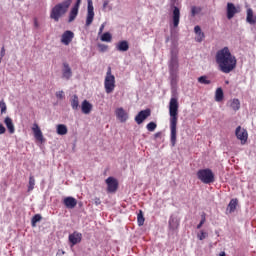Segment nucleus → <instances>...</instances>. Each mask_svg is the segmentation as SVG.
<instances>
[{
  "mask_svg": "<svg viewBox=\"0 0 256 256\" xmlns=\"http://www.w3.org/2000/svg\"><path fill=\"white\" fill-rule=\"evenodd\" d=\"M81 111L84 115H89L93 111V104L91 102L84 100L81 104Z\"/></svg>",
  "mask_w": 256,
  "mask_h": 256,
  "instance_id": "obj_18",
  "label": "nucleus"
},
{
  "mask_svg": "<svg viewBox=\"0 0 256 256\" xmlns=\"http://www.w3.org/2000/svg\"><path fill=\"white\" fill-rule=\"evenodd\" d=\"M230 107L233 111H239V109H241V102L239 99H233L230 103Z\"/></svg>",
  "mask_w": 256,
  "mask_h": 256,
  "instance_id": "obj_30",
  "label": "nucleus"
},
{
  "mask_svg": "<svg viewBox=\"0 0 256 256\" xmlns=\"http://www.w3.org/2000/svg\"><path fill=\"white\" fill-rule=\"evenodd\" d=\"M5 131H7V129L5 128V126H3V124H0V135L5 134Z\"/></svg>",
  "mask_w": 256,
  "mask_h": 256,
  "instance_id": "obj_44",
  "label": "nucleus"
},
{
  "mask_svg": "<svg viewBox=\"0 0 256 256\" xmlns=\"http://www.w3.org/2000/svg\"><path fill=\"white\" fill-rule=\"evenodd\" d=\"M215 60L221 73L229 74L237 69V58L227 46L216 52Z\"/></svg>",
  "mask_w": 256,
  "mask_h": 256,
  "instance_id": "obj_1",
  "label": "nucleus"
},
{
  "mask_svg": "<svg viewBox=\"0 0 256 256\" xmlns=\"http://www.w3.org/2000/svg\"><path fill=\"white\" fill-rule=\"evenodd\" d=\"M105 29V24H102L99 28L98 35H101L103 33V30Z\"/></svg>",
  "mask_w": 256,
  "mask_h": 256,
  "instance_id": "obj_45",
  "label": "nucleus"
},
{
  "mask_svg": "<svg viewBox=\"0 0 256 256\" xmlns=\"http://www.w3.org/2000/svg\"><path fill=\"white\" fill-rule=\"evenodd\" d=\"M238 204H239V200H237V198L230 200L228 207H227V211L229 213H235V210L237 209Z\"/></svg>",
  "mask_w": 256,
  "mask_h": 256,
  "instance_id": "obj_23",
  "label": "nucleus"
},
{
  "mask_svg": "<svg viewBox=\"0 0 256 256\" xmlns=\"http://www.w3.org/2000/svg\"><path fill=\"white\" fill-rule=\"evenodd\" d=\"M63 203L67 209H75L77 207V199L71 196L64 198Z\"/></svg>",
  "mask_w": 256,
  "mask_h": 256,
  "instance_id": "obj_17",
  "label": "nucleus"
},
{
  "mask_svg": "<svg viewBox=\"0 0 256 256\" xmlns=\"http://www.w3.org/2000/svg\"><path fill=\"white\" fill-rule=\"evenodd\" d=\"M34 26L37 28H39V22L37 21V18L34 19Z\"/></svg>",
  "mask_w": 256,
  "mask_h": 256,
  "instance_id": "obj_48",
  "label": "nucleus"
},
{
  "mask_svg": "<svg viewBox=\"0 0 256 256\" xmlns=\"http://www.w3.org/2000/svg\"><path fill=\"white\" fill-rule=\"evenodd\" d=\"M137 223L139 227H143V225H145V217L143 216V211L141 210L137 216Z\"/></svg>",
  "mask_w": 256,
  "mask_h": 256,
  "instance_id": "obj_35",
  "label": "nucleus"
},
{
  "mask_svg": "<svg viewBox=\"0 0 256 256\" xmlns=\"http://www.w3.org/2000/svg\"><path fill=\"white\" fill-rule=\"evenodd\" d=\"M205 221H207L206 214H205V213H202V215H201V221H200V223L197 225V229H201V228L203 227V225H205Z\"/></svg>",
  "mask_w": 256,
  "mask_h": 256,
  "instance_id": "obj_40",
  "label": "nucleus"
},
{
  "mask_svg": "<svg viewBox=\"0 0 256 256\" xmlns=\"http://www.w3.org/2000/svg\"><path fill=\"white\" fill-rule=\"evenodd\" d=\"M178 72H170V83L172 87H175L179 81V75Z\"/></svg>",
  "mask_w": 256,
  "mask_h": 256,
  "instance_id": "obj_28",
  "label": "nucleus"
},
{
  "mask_svg": "<svg viewBox=\"0 0 256 256\" xmlns=\"http://www.w3.org/2000/svg\"><path fill=\"white\" fill-rule=\"evenodd\" d=\"M194 33L197 35L196 41L198 43H201V41H203V39H205V33H203L201 31V26H195L194 27Z\"/></svg>",
  "mask_w": 256,
  "mask_h": 256,
  "instance_id": "obj_22",
  "label": "nucleus"
},
{
  "mask_svg": "<svg viewBox=\"0 0 256 256\" xmlns=\"http://www.w3.org/2000/svg\"><path fill=\"white\" fill-rule=\"evenodd\" d=\"M169 227L170 229H172V231H175V229H179V220H177V218H170Z\"/></svg>",
  "mask_w": 256,
  "mask_h": 256,
  "instance_id": "obj_29",
  "label": "nucleus"
},
{
  "mask_svg": "<svg viewBox=\"0 0 256 256\" xmlns=\"http://www.w3.org/2000/svg\"><path fill=\"white\" fill-rule=\"evenodd\" d=\"M246 21L250 25H255V23H256L255 18L253 16V9H251V8L247 9Z\"/></svg>",
  "mask_w": 256,
  "mask_h": 256,
  "instance_id": "obj_26",
  "label": "nucleus"
},
{
  "mask_svg": "<svg viewBox=\"0 0 256 256\" xmlns=\"http://www.w3.org/2000/svg\"><path fill=\"white\" fill-rule=\"evenodd\" d=\"M155 139L161 137V132H157L155 135H154Z\"/></svg>",
  "mask_w": 256,
  "mask_h": 256,
  "instance_id": "obj_50",
  "label": "nucleus"
},
{
  "mask_svg": "<svg viewBox=\"0 0 256 256\" xmlns=\"http://www.w3.org/2000/svg\"><path fill=\"white\" fill-rule=\"evenodd\" d=\"M71 107L74 111L79 110V96L74 94L70 99Z\"/></svg>",
  "mask_w": 256,
  "mask_h": 256,
  "instance_id": "obj_24",
  "label": "nucleus"
},
{
  "mask_svg": "<svg viewBox=\"0 0 256 256\" xmlns=\"http://www.w3.org/2000/svg\"><path fill=\"white\" fill-rule=\"evenodd\" d=\"M42 219L43 217H41V214L34 215L31 220L32 227H37V223H39V221H41Z\"/></svg>",
  "mask_w": 256,
  "mask_h": 256,
  "instance_id": "obj_34",
  "label": "nucleus"
},
{
  "mask_svg": "<svg viewBox=\"0 0 256 256\" xmlns=\"http://www.w3.org/2000/svg\"><path fill=\"white\" fill-rule=\"evenodd\" d=\"M116 50L120 52L129 51V42L126 40H122L116 44Z\"/></svg>",
  "mask_w": 256,
  "mask_h": 256,
  "instance_id": "obj_20",
  "label": "nucleus"
},
{
  "mask_svg": "<svg viewBox=\"0 0 256 256\" xmlns=\"http://www.w3.org/2000/svg\"><path fill=\"white\" fill-rule=\"evenodd\" d=\"M223 88H217L216 92H215V101H217L218 103L223 101Z\"/></svg>",
  "mask_w": 256,
  "mask_h": 256,
  "instance_id": "obj_31",
  "label": "nucleus"
},
{
  "mask_svg": "<svg viewBox=\"0 0 256 256\" xmlns=\"http://www.w3.org/2000/svg\"><path fill=\"white\" fill-rule=\"evenodd\" d=\"M148 117H151V109H145L140 111L136 116H135V122L137 125H141Z\"/></svg>",
  "mask_w": 256,
  "mask_h": 256,
  "instance_id": "obj_11",
  "label": "nucleus"
},
{
  "mask_svg": "<svg viewBox=\"0 0 256 256\" xmlns=\"http://www.w3.org/2000/svg\"><path fill=\"white\" fill-rule=\"evenodd\" d=\"M71 77H73V70H71V66H69V63L64 62L62 68V79H66V81H69Z\"/></svg>",
  "mask_w": 256,
  "mask_h": 256,
  "instance_id": "obj_15",
  "label": "nucleus"
},
{
  "mask_svg": "<svg viewBox=\"0 0 256 256\" xmlns=\"http://www.w3.org/2000/svg\"><path fill=\"white\" fill-rule=\"evenodd\" d=\"M101 41H103L104 43H111L113 36L111 35V33L106 32L104 34L101 35Z\"/></svg>",
  "mask_w": 256,
  "mask_h": 256,
  "instance_id": "obj_32",
  "label": "nucleus"
},
{
  "mask_svg": "<svg viewBox=\"0 0 256 256\" xmlns=\"http://www.w3.org/2000/svg\"><path fill=\"white\" fill-rule=\"evenodd\" d=\"M181 20V10L177 6L173 7V12H172V23H173V28L177 29L179 27V21Z\"/></svg>",
  "mask_w": 256,
  "mask_h": 256,
  "instance_id": "obj_12",
  "label": "nucleus"
},
{
  "mask_svg": "<svg viewBox=\"0 0 256 256\" xmlns=\"http://www.w3.org/2000/svg\"><path fill=\"white\" fill-rule=\"evenodd\" d=\"M108 193H115L119 189V182L114 177H108L106 179Z\"/></svg>",
  "mask_w": 256,
  "mask_h": 256,
  "instance_id": "obj_10",
  "label": "nucleus"
},
{
  "mask_svg": "<svg viewBox=\"0 0 256 256\" xmlns=\"http://www.w3.org/2000/svg\"><path fill=\"white\" fill-rule=\"evenodd\" d=\"M109 5V1L104 2L103 7H107Z\"/></svg>",
  "mask_w": 256,
  "mask_h": 256,
  "instance_id": "obj_51",
  "label": "nucleus"
},
{
  "mask_svg": "<svg viewBox=\"0 0 256 256\" xmlns=\"http://www.w3.org/2000/svg\"><path fill=\"white\" fill-rule=\"evenodd\" d=\"M32 131L37 141H43V132H41V128H39V125L37 123L33 124Z\"/></svg>",
  "mask_w": 256,
  "mask_h": 256,
  "instance_id": "obj_19",
  "label": "nucleus"
},
{
  "mask_svg": "<svg viewBox=\"0 0 256 256\" xmlns=\"http://www.w3.org/2000/svg\"><path fill=\"white\" fill-rule=\"evenodd\" d=\"M0 109H1V113H6L7 111V104H5L3 100L0 101Z\"/></svg>",
  "mask_w": 256,
  "mask_h": 256,
  "instance_id": "obj_42",
  "label": "nucleus"
},
{
  "mask_svg": "<svg viewBox=\"0 0 256 256\" xmlns=\"http://www.w3.org/2000/svg\"><path fill=\"white\" fill-rule=\"evenodd\" d=\"M77 15H79V9L77 7H73L69 13L68 23H73V20L77 19Z\"/></svg>",
  "mask_w": 256,
  "mask_h": 256,
  "instance_id": "obj_25",
  "label": "nucleus"
},
{
  "mask_svg": "<svg viewBox=\"0 0 256 256\" xmlns=\"http://www.w3.org/2000/svg\"><path fill=\"white\" fill-rule=\"evenodd\" d=\"M207 237H209V234L203 230L199 234H197V238L199 239V241H203L204 239H207Z\"/></svg>",
  "mask_w": 256,
  "mask_h": 256,
  "instance_id": "obj_39",
  "label": "nucleus"
},
{
  "mask_svg": "<svg viewBox=\"0 0 256 256\" xmlns=\"http://www.w3.org/2000/svg\"><path fill=\"white\" fill-rule=\"evenodd\" d=\"M79 5H81V0H77L76 4L74 5V7H76L77 9H79Z\"/></svg>",
  "mask_w": 256,
  "mask_h": 256,
  "instance_id": "obj_49",
  "label": "nucleus"
},
{
  "mask_svg": "<svg viewBox=\"0 0 256 256\" xmlns=\"http://www.w3.org/2000/svg\"><path fill=\"white\" fill-rule=\"evenodd\" d=\"M115 115L120 123H125L127 122V119H129V114L125 109H123V107L117 108L115 110Z\"/></svg>",
  "mask_w": 256,
  "mask_h": 256,
  "instance_id": "obj_14",
  "label": "nucleus"
},
{
  "mask_svg": "<svg viewBox=\"0 0 256 256\" xmlns=\"http://www.w3.org/2000/svg\"><path fill=\"white\" fill-rule=\"evenodd\" d=\"M197 178L206 185L215 182V175L213 174V171L209 168L199 170L197 172Z\"/></svg>",
  "mask_w": 256,
  "mask_h": 256,
  "instance_id": "obj_4",
  "label": "nucleus"
},
{
  "mask_svg": "<svg viewBox=\"0 0 256 256\" xmlns=\"http://www.w3.org/2000/svg\"><path fill=\"white\" fill-rule=\"evenodd\" d=\"M235 135H236L237 139H239V141H241V145H245V143H247V139H249V134L241 126H238L236 128Z\"/></svg>",
  "mask_w": 256,
  "mask_h": 256,
  "instance_id": "obj_8",
  "label": "nucleus"
},
{
  "mask_svg": "<svg viewBox=\"0 0 256 256\" xmlns=\"http://www.w3.org/2000/svg\"><path fill=\"white\" fill-rule=\"evenodd\" d=\"M0 63H1V58H0Z\"/></svg>",
  "mask_w": 256,
  "mask_h": 256,
  "instance_id": "obj_53",
  "label": "nucleus"
},
{
  "mask_svg": "<svg viewBox=\"0 0 256 256\" xmlns=\"http://www.w3.org/2000/svg\"><path fill=\"white\" fill-rule=\"evenodd\" d=\"M170 143L172 147L177 145V123L179 122V99L172 96L169 102Z\"/></svg>",
  "mask_w": 256,
  "mask_h": 256,
  "instance_id": "obj_2",
  "label": "nucleus"
},
{
  "mask_svg": "<svg viewBox=\"0 0 256 256\" xmlns=\"http://www.w3.org/2000/svg\"><path fill=\"white\" fill-rule=\"evenodd\" d=\"M93 19H95V11H94V7H93V0H88L86 27H89L93 23Z\"/></svg>",
  "mask_w": 256,
  "mask_h": 256,
  "instance_id": "obj_7",
  "label": "nucleus"
},
{
  "mask_svg": "<svg viewBox=\"0 0 256 256\" xmlns=\"http://www.w3.org/2000/svg\"><path fill=\"white\" fill-rule=\"evenodd\" d=\"M226 13H227V19H233L237 13H241V7L235 6V4L228 2L227 3V8H226Z\"/></svg>",
  "mask_w": 256,
  "mask_h": 256,
  "instance_id": "obj_6",
  "label": "nucleus"
},
{
  "mask_svg": "<svg viewBox=\"0 0 256 256\" xmlns=\"http://www.w3.org/2000/svg\"><path fill=\"white\" fill-rule=\"evenodd\" d=\"M4 123L11 135L15 133V125L13 124V120L10 117H6Z\"/></svg>",
  "mask_w": 256,
  "mask_h": 256,
  "instance_id": "obj_21",
  "label": "nucleus"
},
{
  "mask_svg": "<svg viewBox=\"0 0 256 256\" xmlns=\"http://www.w3.org/2000/svg\"><path fill=\"white\" fill-rule=\"evenodd\" d=\"M98 49L101 53H105V51H107L109 49V46H107L105 44H98Z\"/></svg>",
  "mask_w": 256,
  "mask_h": 256,
  "instance_id": "obj_41",
  "label": "nucleus"
},
{
  "mask_svg": "<svg viewBox=\"0 0 256 256\" xmlns=\"http://www.w3.org/2000/svg\"><path fill=\"white\" fill-rule=\"evenodd\" d=\"M219 256H226L225 252H221Z\"/></svg>",
  "mask_w": 256,
  "mask_h": 256,
  "instance_id": "obj_52",
  "label": "nucleus"
},
{
  "mask_svg": "<svg viewBox=\"0 0 256 256\" xmlns=\"http://www.w3.org/2000/svg\"><path fill=\"white\" fill-rule=\"evenodd\" d=\"M201 11H203V9L201 7L192 6L191 7V16L195 17L196 15H199V13H201Z\"/></svg>",
  "mask_w": 256,
  "mask_h": 256,
  "instance_id": "obj_36",
  "label": "nucleus"
},
{
  "mask_svg": "<svg viewBox=\"0 0 256 256\" xmlns=\"http://www.w3.org/2000/svg\"><path fill=\"white\" fill-rule=\"evenodd\" d=\"M33 189H35V177L30 176L29 183H28V192L33 191Z\"/></svg>",
  "mask_w": 256,
  "mask_h": 256,
  "instance_id": "obj_37",
  "label": "nucleus"
},
{
  "mask_svg": "<svg viewBox=\"0 0 256 256\" xmlns=\"http://www.w3.org/2000/svg\"><path fill=\"white\" fill-rule=\"evenodd\" d=\"M56 97L58 99H65V92L63 90L56 92Z\"/></svg>",
  "mask_w": 256,
  "mask_h": 256,
  "instance_id": "obj_43",
  "label": "nucleus"
},
{
  "mask_svg": "<svg viewBox=\"0 0 256 256\" xmlns=\"http://www.w3.org/2000/svg\"><path fill=\"white\" fill-rule=\"evenodd\" d=\"M0 55H1V57H5V47L1 48Z\"/></svg>",
  "mask_w": 256,
  "mask_h": 256,
  "instance_id": "obj_47",
  "label": "nucleus"
},
{
  "mask_svg": "<svg viewBox=\"0 0 256 256\" xmlns=\"http://www.w3.org/2000/svg\"><path fill=\"white\" fill-rule=\"evenodd\" d=\"M104 89L107 95L115 91V75L111 74V67H108V70L106 72V77L104 80Z\"/></svg>",
  "mask_w": 256,
  "mask_h": 256,
  "instance_id": "obj_5",
  "label": "nucleus"
},
{
  "mask_svg": "<svg viewBox=\"0 0 256 256\" xmlns=\"http://www.w3.org/2000/svg\"><path fill=\"white\" fill-rule=\"evenodd\" d=\"M74 38L75 33H73L71 30H66L61 36V43L63 45H70Z\"/></svg>",
  "mask_w": 256,
  "mask_h": 256,
  "instance_id": "obj_13",
  "label": "nucleus"
},
{
  "mask_svg": "<svg viewBox=\"0 0 256 256\" xmlns=\"http://www.w3.org/2000/svg\"><path fill=\"white\" fill-rule=\"evenodd\" d=\"M68 241L70 243V247H75L78 243L83 241V234L81 232L74 231L72 234H69Z\"/></svg>",
  "mask_w": 256,
  "mask_h": 256,
  "instance_id": "obj_9",
  "label": "nucleus"
},
{
  "mask_svg": "<svg viewBox=\"0 0 256 256\" xmlns=\"http://www.w3.org/2000/svg\"><path fill=\"white\" fill-rule=\"evenodd\" d=\"M56 133H58V135H67V133H68L67 125L58 124L56 126Z\"/></svg>",
  "mask_w": 256,
  "mask_h": 256,
  "instance_id": "obj_27",
  "label": "nucleus"
},
{
  "mask_svg": "<svg viewBox=\"0 0 256 256\" xmlns=\"http://www.w3.org/2000/svg\"><path fill=\"white\" fill-rule=\"evenodd\" d=\"M94 203L95 205H99L101 203V199L100 198H94Z\"/></svg>",
  "mask_w": 256,
  "mask_h": 256,
  "instance_id": "obj_46",
  "label": "nucleus"
},
{
  "mask_svg": "<svg viewBox=\"0 0 256 256\" xmlns=\"http://www.w3.org/2000/svg\"><path fill=\"white\" fill-rule=\"evenodd\" d=\"M146 129L147 131H150L151 133H153V131H155V129H157V123L155 122H150L146 125Z\"/></svg>",
  "mask_w": 256,
  "mask_h": 256,
  "instance_id": "obj_38",
  "label": "nucleus"
},
{
  "mask_svg": "<svg viewBox=\"0 0 256 256\" xmlns=\"http://www.w3.org/2000/svg\"><path fill=\"white\" fill-rule=\"evenodd\" d=\"M71 3H73L72 0H66L64 2H61L57 5H55L51 12H50V17L56 21V23L69 11V7H71Z\"/></svg>",
  "mask_w": 256,
  "mask_h": 256,
  "instance_id": "obj_3",
  "label": "nucleus"
},
{
  "mask_svg": "<svg viewBox=\"0 0 256 256\" xmlns=\"http://www.w3.org/2000/svg\"><path fill=\"white\" fill-rule=\"evenodd\" d=\"M169 71L170 73H179V60L175 55L171 56L169 63Z\"/></svg>",
  "mask_w": 256,
  "mask_h": 256,
  "instance_id": "obj_16",
  "label": "nucleus"
},
{
  "mask_svg": "<svg viewBox=\"0 0 256 256\" xmlns=\"http://www.w3.org/2000/svg\"><path fill=\"white\" fill-rule=\"evenodd\" d=\"M198 83L201 85H211V80H209V77L204 75L198 78Z\"/></svg>",
  "mask_w": 256,
  "mask_h": 256,
  "instance_id": "obj_33",
  "label": "nucleus"
}]
</instances>
